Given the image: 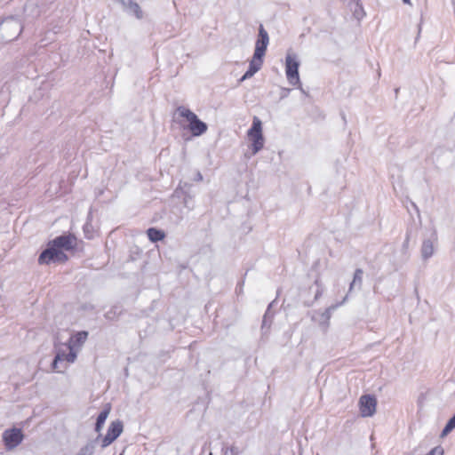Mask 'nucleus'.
Masks as SVG:
<instances>
[{
	"mask_svg": "<svg viewBox=\"0 0 455 455\" xmlns=\"http://www.w3.org/2000/svg\"><path fill=\"white\" fill-rule=\"evenodd\" d=\"M76 238L74 235H61L51 240L47 247L40 253L38 263L49 265L51 263H64L68 258L63 251H71L75 248Z\"/></svg>",
	"mask_w": 455,
	"mask_h": 455,
	"instance_id": "1",
	"label": "nucleus"
},
{
	"mask_svg": "<svg viewBox=\"0 0 455 455\" xmlns=\"http://www.w3.org/2000/svg\"><path fill=\"white\" fill-rule=\"evenodd\" d=\"M179 115L188 122V129L194 137H199L207 132L208 125L198 118V116L190 109L180 106L177 108Z\"/></svg>",
	"mask_w": 455,
	"mask_h": 455,
	"instance_id": "2",
	"label": "nucleus"
},
{
	"mask_svg": "<svg viewBox=\"0 0 455 455\" xmlns=\"http://www.w3.org/2000/svg\"><path fill=\"white\" fill-rule=\"evenodd\" d=\"M248 137L251 140V151L255 155L264 147L265 139L262 133V123L257 116L253 117L251 128L247 132Z\"/></svg>",
	"mask_w": 455,
	"mask_h": 455,
	"instance_id": "3",
	"label": "nucleus"
},
{
	"mask_svg": "<svg viewBox=\"0 0 455 455\" xmlns=\"http://www.w3.org/2000/svg\"><path fill=\"white\" fill-rule=\"evenodd\" d=\"M299 67V61L297 60L296 55L288 54L285 58V72L287 80L291 85H299L300 91L304 92L300 84Z\"/></svg>",
	"mask_w": 455,
	"mask_h": 455,
	"instance_id": "4",
	"label": "nucleus"
},
{
	"mask_svg": "<svg viewBox=\"0 0 455 455\" xmlns=\"http://www.w3.org/2000/svg\"><path fill=\"white\" fill-rule=\"evenodd\" d=\"M124 430V424L120 419L112 421L107 430V434L99 440L100 441L101 449L109 446L115 440H116Z\"/></svg>",
	"mask_w": 455,
	"mask_h": 455,
	"instance_id": "5",
	"label": "nucleus"
},
{
	"mask_svg": "<svg viewBox=\"0 0 455 455\" xmlns=\"http://www.w3.org/2000/svg\"><path fill=\"white\" fill-rule=\"evenodd\" d=\"M2 437L5 449L11 451L22 443L24 435L20 428L12 427L4 430Z\"/></svg>",
	"mask_w": 455,
	"mask_h": 455,
	"instance_id": "6",
	"label": "nucleus"
},
{
	"mask_svg": "<svg viewBox=\"0 0 455 455\" xmlns=\"http://www.w3.org/2000/svg\"><path fill=\"white\" fill-rule=\"evenodd\" d=\"M377 400L372 395H363L359 399L362 417H371L376 411Z\"/></svg>",
	"mask_w": 455,
	"mask_h": 455,
	"instance_id": "7",
	"label": "nucleus"
},
{
	"mask_svg": "<svg viewBox=\"0 0 455 455\" xmlns=\"http://www.w3.org/2000/svg\"><path fill=\"white\" fill-rule=\"evenodd\" d=\"M269 43V36L267 31L264 28L263 25L260 24L259 27L258 38L255 44L254 54L259 58V56L264 57Z\"/></svg>",
	"mask_w": 455,
	"mask_h": 455,
	"instance_id": "8",
	"label": "nucleus"
},
{
	"mask_svg": "<svg viewBox=\"0 0 455 455\" xmlns=\"http://www.w3.org/2000/svg\"><path fill=\"white\" fill-rule=\"evenodd\" d=\"M191 186L188 183H185L183 187L179 186L175 190V195L177 196H183V204L188 210H193L195 207V202L193 196L190 194L189 189Z\"/></svg>",
	"mask_w": 455,
	"mask_h": 455,
	"instance_id": "9",
	"label": "nucleus"
},
{
	"mask_svg": "<svg viewBox=\"0 0 455 455\" xmlns=\"http://www.w3.org/2000/svg\"><path fill=\"white\" fill-rule=\"evenodd\" d=\"M115 3L120 4L124 12L133 14L136 18L141 19L143 12L140 5L132 0H113Z\"/></svg>",
	"mask_w": 455,
	"mask_h": 455,
	"instance_id": "10",
	"label": "nucleus"
},
{
	"mask_svg": "<svg viewBox=\"0 0 455 455\" xmlns=\"http://www.w3.org/2000/svg\"><path fill=\"white\" fill-rule=\"evenodd\" d=\"M437 240L436 231L432 233V238L425 239L421 245V256L424 260L430 259L435 252L434 242Z\"/></svg>",
	"mask_w": 455,
	"mask_h": 455,
	"instance_id": "11",
	"label": "nucleus"
},
{
	"mask_svg": "<svg viewBox=\"0 0 455 455\" xmlns=\"http://www.w3.org/2000/svg\"><path fill=\"white\" fill-rule=\"evenodd\" d=\"M88 338V331H81L74 335H71L69 338L68 343L66 344L67 347H73L76 350H79L81 347L84 345V343L86 341Z\"/></svg>",
	"mask_w": 455,
	"mask_h": 455,
	"instance_id": "12",
	"label": "nucleus"
},
{
	"mask_svg": "<svg viewBox=\"0 0 455 455\" xmlns=\"http://www.w3.org/2000/svg\"><path fill=\"white\" fill-rule=\"evenodd\" d=\"M314 284L315 286V296L313 299H306L304 300V305L307 306V307H311L315 301H316L317 299H319L323 291H324V286L323 284L321 282V279L320 277H317L315 282H314Z\"/></svg>",
	"mask_w": 455,
	"mask_h": 455,
	"instance_id": "13",
	"label": "nucleus"
},
{
	"mask_svg": "<svg viewBox=\"0 0 455 455\" xmlns=\"http://www.w3.org/2000/svg\"><path fill=\"white\" fill-rule=\"evenodd\" d=\"M3 26H4L7 28H14L17 30V35L13 36L12 38H10L9 40L16 39L20 33L22 32L23 26L21 25L20 21L17 19H14L13 17H8L3 20Z\"/></svg>",
	"mask_w": 455,
	"mask_h": 455,
	"instance_id": "14",
	"label": "nucleus"
},
{
	"mask_svg": "<svg viewBox=\"0 0 455 455\" xmlns=\"http://www.w3.org/2000/svg\"><path fill=\"white\" fill-rule=\"evenodd\" d=\"M110 405L108 404L98 415L97 419H96V423H95V427H94V430L95 432L99 433L101 431L102 427H103V425L107 419V418L108 417V414L110 412Z\"/></svg>",
	"mask_w": 455,
	"mask_h": 455,
	"instance_id": "15",
	"label": "nucleus"
},
{
	"mask_svg": "<svg viewBox=\"0 0 455 455\" xmlns=\"http://www.w3.org/2000/svg\"><path fill=\"white\" fill-rule=\"evenodd\" d=\"M363 270L356 268L354 273L353 280L349 284L348 291L351 292L354 289L361 290L363 284Z\"/></svg>",
	"mask_w": 455,
	"mask_h": 455,
	"instance_id": "16",
	"label": "nucleus"
},
{
	"mask_svg": "<svg viewBox=\"0 0 455 455\" xmlns=\"http://www.w3.org/2000/svg\"><path fill=\"white\" fill-rule=\"evenodd\" d=\"M100 438L101 435H98L94 440L88 442L85 445L81 447L76 455H93L95 451V443L99 442Z\"/></svg>",
	"mask_w": 455,
	"mask_h": 455,
	"instance_id": "17",
	"label": "nucleus"
},
{
	"mask_svg": "<svg viewBox=\"0 0 455 455\" xmlns=\"http://www.w3.org/2000/svg\"><path fill=\"white\" fill-rule=\"evenodd\" d=\"M147 235L148 239L153 243L162 241L165 237L164 232L156 228H149L147 230Z\"/></svg>",
	"mask_w": 455,
	"mask_h": 455,
	"instance_id": "18",
	"label": "nucleus"
},
{
	"mask_svg": "<svg viewBox=\"0 0 455 455\" xmlns=\"http://www.w3.org/2000/svg\"><path fill=\"white\" fill-rule=\"evenodd\" d=\"M66 355L67 353L63 349L59 348L56 350L55 357L52 363V369L53 371L61 372V370L59 369V363L66 361Z\"/></svg>",
	"mask_w": 455,
	"mask_h": 455,
	"instance_id": "19",
	"label": "nucleus"
},
{
	"mask_svg": "<svg viewBox=\"0 0 455 455\" xmlns=\"http://www.w3.org/2000/svg\"><path fill=\"white\" fill-rule=\"evenodd\" d=\"M352 3L354 4L353 15L356 20H361L365 16L363 6L360 0H352Z\"/></svg>",
	"mask_w": 455,
	"mask_h": 455,
	"instance_id": "20",
	"label": "nucleus"
},
{
	"mask_svg": "<svg viewBox=\"0 0 455 455\" xmlns=\"http://www.w3.org/2000/svg\"><path fill=\"white\" fill-rule=\"evenodd\" d=\"M274 314L269 311V308H267L263 319H262V324H261V330L266 332L269 330L270 325L273 322Z\"/></svg>",
	"mask_w": 455,
	"mask_h": 455,
	"instance_id": "21",
	"label": "nucleus"
},
{
	"mask_svg": "<svg viewBox=\"0 0 455 455\" xmlns=\"http://www.w3.org/2000/svg\"><path fill=\"white\" fill-rule=\"evenodd\" d=\"M263 58L259 56V58L256 57V54L253 53L252 59L251 60L249 63V69L257 73L262 67L263 64Z\"/></svg>",
	"mask_w": 455,
	"mask_h": 455,
	"instance_id": "22",
	"label": "nucleus"
},
{
	"mask_svg": "<svg viewBox=\"0 0 455 455\" xmlns=\"http://www.w3.org/2000/svg\"><path fill=\"white\" fill-rule=\"evenodd\" d=\"M454 428H455V414L446 423L445 427L442 430L441 436L443 437V436L447 435Z\"/></svg>",
	"mask_w": 455,
	"mask_h": 455,
	"instance_id": "23",
	"label": "nucleus"
},
{
	"mask_svg": "<svg viewBox=\"0 0 455 455\" xmlns=\"http://www.w3.org/2000/svg\"><path fill=\"white\" fill-rule=\"evenodd\" d=\"M347 299V295L344 298L343 301H341L340 303L331 305V307H327L322 314V317L323 319H325L326 321H329V319L331 318V311L336 309L339 306L342 305Z\"/></svg>",
	"mask_w": 455,
	"mask_h": 455,
	"instance_id": "24",
	"label": "nucleus"
},
{
	"mask_svg": "<svg viewBox=\"0 0 455 455\" xmlns=\"http://www.w3.org/2000/svg\"><path fill=\"white\" fill-rule=\"evenodd\" d=\"M222 452L224 455H239L241 453V451L236 446H223L222 447Z\"/></svg>",
	"mask_w": 455,
	"mask_h": 455,
	"instance_id": "25",
	"label": "nucleus"
},
{
	"mask_svg": "<svg viewBox=\"0 0 455 455\" xmlns=\"http://www.w3.org/2000/svg\"><path fill=\"white\" fill-rule=\"evenodd\" d=\"M120 314H121L120 307L117 306H115L105 314V317L108 320H113L116 317V315H120Z\"/></svg>",
	"mask_w": 455,
	"mask_h": 455,
	"instance_id": "26",
	"label": "nucleus"
},
{
	"mask_svg": "<svg viewBox=\"0 0 455 455\" xmlns=\"http://www.w3.org/2000/svg\"><path fill=\"white\" fill-rule=\"evenodd\" d=\"M67 347L68 348L69 352L66 355V361L68 363H74L77 357L78 350H76L73 347Z\"/></svg>",
	"mask_w": 455,
	"mask_h": 455,
	"instance_id": "27",
	"label": "nucleus"
},
{
	"mask_svg": "<svg viewBox=\"0 0 455 455\" xmlns=\"http://www.w3.org/2000/svg\"><path fill=\"white\" fill-rule=\"evenodd\" d=\"M426 455H443V449L440 445L435 446Z\"/></svg>",
	"mask_w": 455,
	"mask_h": 455,
	"instance_id": "28",
	"label": "nucleus"
},
{
	"mask_svg": "<svg viewBox=\"0 0 455 455\" xmlns=\"http://www.w3.org/2000/svg\"><path fill=\"white\" fill-rule=\"evenodd\" d=\"M254 74L256 73L248 68L247 71L243 74V76L240 78V81L243 82L248 78H251V76H254Z\"/></svg>",
	"mask_w": 455,
	"mask_h": 455,
	"instance_id": "29",
	"label": "nucleus"
},
{
	"mask_svg": "<svg viewBox=\"0 0 455 455\" xmlns=\"http://www.w3.org/2000/svg\"><path fill=\"white\" fill-rule=\"evenodd\" d=\"M409 241H410V235L407 233L405 240H404L403 244V248H406L408 246Z\"/></svg>",
	"mask_w": 455,
	"mask_h": 455,
	"instance_id": "30",
	"label": "nucleus"
},
{
	"mask_svg": "<svg viewBox=\"0 0 455 455\" xmlns=\"http://www.w3.org/2000/svg\"><path fill=\"white\" fill-rule=\"evenodd\" d=\"M276 299H277V297H276V298H275L272 302H270V303L268 304V306H267V308H269V311H270V312H271V308H273V307H274V304L275 303Z\"/></svg>",
	"mask_w": 455,
	"mask_h": 455,
	"instance_id": "31",
	"label": "nucleus"
},
{
	"mask_svg": "<svg viewBox=\"0 0 455 455\" xmlns=\"http://www.w3.org/2000/svg\"><path fill=\"white\" fill-rule=\"evenodd\" d=\"M276 299H277V297H276V298H275L272 302H270V303L268 304V306H267V308H269V311H270V312H271V308H273V307H274V304L275 303Z\"/></svg>",
	"mask_w": 455,
	"mask_h": 455,
	"instance_id": "32",
	"label": "nucleus"
},
{
	"mask_svg": "<svg viewBox=\"0 0 455 455\" xmlns=\"http://www.w3.org/2000/svg\"><path fill=\"white\" fill-rule=\"evenodd\" d=\"M196 180H197V181L203 180V175L201 174V172H198L196 173Z\"/></svg>",
	"mask_w": 455,
	"mask_h": 455,
	"instance_id": "33",
	"label": "nucleus"
},
{
	"mask_svg": "<svg viewBox=\"0 0 455 455\" xmlns=\"http://www.w3.org/2000/svg\"><path fill=\"white\" fill-rule=\"evenodd\" d=\"M284 91H285V92H283V94H285V95H287V94L289 93V92H290V90H289V89H284Z\"/></svg>",
	"mask_w": 455,
	"mask_h": 455,
	"instance_id": "34",
	"label": "nucleus"
},
{
	"mask_svg": "<svg viewBox=\"0 0 455 455\" xmlns=\"http://www.w3.org/2000/svg\"><path fill=\"white\" fill-rule=\"evenodd\" d=\"M284 91H285V92H283V94H285V95H287V94L289 93V92H290V90H289V89H284Z\"/></svg>",
	"mask_w": 455,
	"mask_h": 455,
	"instance_id": "35",
	"label": "nucleus"
},
{
	"mask_svg": "<svg viewBox=\"0 0 455 455\" xmlns=\"http://www.w3.org/2000/svg\"><path fill=\"white\" fill-rule=\"evenodd\" d=\"M404 4H410V0H403Z\"/></svg>",
	"mask_w": 455,
	"mask_h": 455,
	"instance_id": "36",
	"label": "nucleus"
},
{
	"mask_svg": "<svg viewBox=\"0 0 455 455\" xmlns=\"http://www.w3.org/2000/svg\"><path fill=\"white\" fill-rule=\"evenodd\" d=\"M125 449L123 450V451L119 455H124Z\"/></svg>",
	"mask_w": 455,
	"mask_h": 455,
	"instance_id": "37",
	"label": "nucleus"
}]
</instances>
